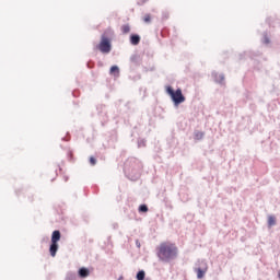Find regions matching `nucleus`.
I'll list each match as a JSON object with an SVG mask.
<instances>
[{
    "label": "nucleus",
    "mask_w": 280,
    "mask_h": 280,
    "mask_svg": "<svg viewBox=\"0 0 280 280\" xmlns=\"http://www.w3.org/2000/svg\"><path fill=\"white\" fill-rule=\"evenodd\" d=\"M145 1H148V0H142V3H145Z\"/></svg>",
    "instance_id": "22"
},
{
    "label": "nucleus",
    "mask_w": 280,
    "mask_h": 280,
    "mask_svg": "<svg viewBox=\"0 0 280 280\" xmlns=\"http://www.w3.org/2000/svg\"><path fill=\"white\" fill-rule=\"evenodd\" d=\"M139 211H140L141 213H148V206L141 205V206L139 207Z\"/></svg>",
    "instance_id": "16"
},
{
    "label": "nucleus",
    "mask_w": 280,
    "mask_h": 280,
    "mask_svg": "<svg viewBox=\"0 0 280 280\" xmlns=\"http://www.w3.org/2000/svg\"><path fill=\"white\" fill-rule=\"evenodd\" d=\"M144 23H150V14H147L143 19Z\"/></svg>",
    "instance_id": "19"
},
{
    "label": "nucleus",
    "mask_w": 280,
    "mask_h": 280,
    "mask_svg": "<svg viewBox=\"0 0 280 280\" xmlns=\"http://www.w3.org/2000/svg\"><path fill=\"white\" fill-rule=\"evenodd\" d=\"M262 43L265 45H270V38H268V35H264Z\"/></svg>",
    "instance_id": "17"
},
{
    "label": "nucleus",
    "mask_w": 280,
    "mask_h": 280,
    "mask_svg": "<svg viewBox=\"0 0 280 280\" xmlns=\"http://www.w3.org/2000/svg\"><path fill=\"white\" fill-rule=\"evenodd\" d=\"M277 225V218L275 215L268 217V226L269 229Z\"/></svg>",
    "instance_id": "10"
},
{
    "label": "nucleus",
    "mask_w": 280,
    "mask_h": 280,
    "mask_svg": "<svg viewBox=\"0 0 280 280\" xmlns=\"http://www.w3.org/2000/svg\"><path fill=\"white\" fill-rule=\"evenodd\" d=\"M130 43L131 45H138L139 43H141V37L139 35H131Z\"/></svg>",
    "instance_id": "9"
},
{
    "label": "nucleus",
    "mask_w": 280,
    "mask_h": 280,
    "mask_svg": "<svg viewBox=\"0 0 280 280\" xmlns=\"http://www.w3.org/2000/svg\"><path fill=\"white\" fill-rule=\"evenodd\" d=\"M137 279L138 280H143L145 279V271L141 270L137 273Z\"/></svg>",
    "instance_id": "14"
},
{
    "label": "nucleus",
    "mask_w": 280,
    "mask_h": 280,
    "mask_svg": "<svg viewBox=\"0 0 280 280\" xmlns=\"http://www.w3.org/2000/svg\"><path fill=\"white\" fill-rule=\"evenodd\" d=\"M202 137H205V133L202 131H196L195 132V139L197 141H200V139H202Z\"/></svg>",
    "instance_id": "13"
},
{
    "label": "nucleus",
    "mask_w": 280,
    "mask_h": 280,
    "mask_svg": "<svg viewBox=\"0 0 280 280\" xmlns=\"http://www.w3.org/2000/svg\"><path fill=\"white\" fill-rule=\"evenodd\" d=\"M143 147H145V140H139L138 148H143Z\"/></svg>",
    "instance_id": "18"
},
{
    "label": "nucleus",
    "mask_w": 280,
    "mask_h": 280,
    "mask_svg": "<svg viewBox=\"0 0 280 280\" xmlns=\"http://www.w3.org/2000/svg\"><path fill=\"white\" fill-rule=\"evenodd\" d=\"M49 252L51 257H56V253H58V243H51L49 247Z\"/></svg>",
    "instance_id": "8"
},
{
    "label": "nucleus",
    "mask_w": 280,
    "mask_h": 280,
    "mask_svg": "<svg viewBox=\"0 0 280 280\" xmlns=\"http://www.w3.org/2000/svg\"><path fill=\"white\" fill-rule=\"evenodd\" d=\"M90 273L91 272L88 268L82 267L81 269H79V277H81V279H86V277H89Z\"/></svg>",
    "instance_id": "7"
},
{
    "label": "nucleus",
    "mask_w": 280,
    "mask_h": 280,
    "mask_svg": "<svg viewBox=\"0 0 280 280\" xmlns=\"http://www.w3.org/2000/svg\"><path fill=\"white\" fill-rule=\"evenodd\" d=\"M58 242H60V231L56 230V231L52 232L51 243L52 244H58Z\"/></svg>",
    "instance_id": "6"
},
{
    "label": "nucleus",
    "mask_w": 280,
    "mask_h": 280,
    "mask_svg": "<svg viewBox=\"0 0 280 280\" xmlns=\"http://www.w3.org/2000/svg\"><path fill=\"white\" fill-rule=\"evenodd\" d=\"M90 163H91V165H95V163H97V161L95 160V158H90Z\"/></svg>",
    "instance_id": "20"
},
{
    "label": "nucleus",
    "mask_w": 280,
    "mask_h": 280,
    "mask_svg": "<svg viewBox=\"0 0 280 280\" xmlns=\"http://www.w3.org/2000/svg\"><path fill=\"white\" fill-rule=\"evenodd\" d=\"M78 279V276L75 275V272H68L66 280H75Z\"/></svg>",
    "instance_id": "12"
},
{
    "label": "nucleus",
    "mask_w": 280,
    "mask_h": 280,
    "mask_svg": "<svg viewBox=\"0 0 280 280\" xmlns=\"http://www.w3.org/2000/svg\"><path fill=\"white\" fill-rule=\"evenodd\" d=\"M136 245L138 248H141V243H139V241H136Z\"/></svg>",
    "instance_id": "21"
},
{
    "label": "nucleus",
    "mask_w": 280,
    "mask_h": 280,
    "mask_svg": "<svg viewBox=\"0 0 280 280\" xmlns=\"http://www.w3.org/2000/svg\"><path fill=\"white\" fill-rule=\"evenodd\" d=\"M166 93L170 95L172 102L174 103V106H180L183 102H185V95H183V90L177 89L174 91L172 86L166 88Z\"/></svg>",
    "instance_id": "2"
},
{
    "label": "nucleus",
    "mask_w": 280,
    "mask_h": 280,
    "mask_svg": "<svg viewBox=\"0 0 280 280\" xmlns=\"http://www.w3.org/2000/svg\"><path fill=\"white\" fill-rule=\"evenodd\" d=\"M158 257L161 261H165L166 264L174 261V259L178 257V247L171 243H162L158 250Z\"/></svg>",
    "instance_id": "1"
},
{
    "label": "nucleus",
    "mask_w": 280,
    "mask_h": 280,
    "mask_svg": "<svg viewBox=\"0 0 280 280\" xmlns=\"http://www.w3.org/2000/svg\"><path fill=\"white\" fill-rule=\"evenodd\" d=\"M208 270L209 265H207V260H198L194 268V271L197 272V279H203Z\"/></svg>",
    "instance_id": "3"
},
{
    "label": "nucleus",
    "mask_w": 280,
    "mask_h": 280,
    "mask_svg": "<svg viewBox=\"0 0 280 280\" xmlns=\"http://www.w3.org/2000/svg\"><path fill=\"white\" fill-rule=\"evenodd\" d=\"M212 78H214V82H217L218 84H224V74L213 72Z\"/></svg>",
    "instance_id": "5"
},
{
    "label": "nucleus",
    "mask_w": 280,
    "mask_h": 280,
    "mask_svg": "<svg viewBox=\"0 0 280 280\" xmlns=\"http://www.w3.org/2000/svg\"><path fill=\"white\" fill-rule=\"evenodd\" d=\"M109 73H110V75H117V78H118V75H119V67L118 66H113L110 68V70H109Z\"/></svg>",
    "instance_id": "11"
},
{
    "label": "nucleus",
    "mask_w": 280,
    "mask_h": 280,
    "mask_svg": "<svg viewBox=\"0 0 280 280\" xmlns=\"http://www.w3.org/2000/svg\"><path fill=\"white\" fill-rule=\"evenodd\" d=\"M98 49L100 51H102V54H110V40H108V37L103 36L101 39V43L98 45Z\"/></svg>",
    "instance_id": "4"
},
{
    "label": "nucleus",
    "mask_w": 280,
    "mask_h": 280,
    "mask_svg": "<svg viewBox=\"0 0 280 280\" xmlns=\"http://www.w3.org/2000/svg\"><path fill=\"white\" fill-rule=\"evenodd\" d=\"M121 32H122V34H129V32H130V26H129V25H122V26H121Z\"/></svg>",
    "instance_id": "15"
}]
</instances>
